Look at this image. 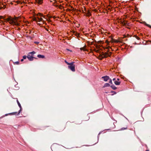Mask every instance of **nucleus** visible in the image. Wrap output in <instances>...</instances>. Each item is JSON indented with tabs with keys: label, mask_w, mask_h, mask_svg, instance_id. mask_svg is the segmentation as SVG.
Listing matches in <instances>:
<instances>
[{
	"label": "nucleus",
	"mask_w": 151,
	"mask_h": 151,
	"mask_svg": "<svg viewBox=\"0 0 151 151\" xmlns=\"http://www.w3.org/2000/svg\"><path fill=\"white\" fill-rule=\"evenodd\" d=\"M111 52H110V54L109 55V53L107 52H106L105 53H104L103 52H102V54H100L99 55V57H101V60H102L103 58H106L108 56H110V55L111 54Z\"/></svg>",
	"instance_id": "nucleus-1"
},
{
	"label": "nucleus",
	"mask_w": 151,
	"mask_h": 151,
	"mask_svg": "<svg viewBox=\"0 0 151 151\" xmlns=\"http://www.w3.org/2000/svg\"><path fill=\"white\" fill-rule=\"evenodd\" d=\"M74 63V62H72L70 63L71 65H69L68 66V68L69 69H70L71 71L73 72H74L75 71V65L73 64Z\"/></svg>",
	"instance_id": "nucleus-2"
},
{
	"label": "nucleus",
	"mask_w": 151,
	"mask_h": 151,
	"mask_svg": "<svg viewBox=\"0 0 151 151\" xmlns=\"http://www.w3.org/2000/svg\"><path fill=\"white\" fill-rule=\"evenodd\" d=\"M27 58L30 61H33V60L34 58L37 59L36 58L33 57V56H32V55H31L29 54L27 55Z\"/></svg>",
	"instance_id": "nucleus-3"
},
{
	"label": "nucleus",
	"mask_w": 151,
	"mask_h": 151,
	"mask_svg": "<svg viewBox=\"0 0 151 151\" xmlns=\"http://www.w3.org/2000/svg\"><path fill=\"white\" fill-rule=\"evenodd\" d=\"M4 20H6L8 22H9V23L10 24H12L14 22V21L13 19H12L11 17H9L6 19H5Z\"/></svg>",
	"instance_id": "nucleus-4"
},
{
	"label": "nucleus",
	"mask_w": 151,
	"mask_h": 151,
	"mask_svg": "<svg viewBox=\"0 0 151 151\" xmlns=\"http://www.w3.org/2000/svg\"><path fill=\"white\" fill-rule=\"evenodd\" d=\"M17 104H18L19 107L20 108V109L18 111V113L17 114V115H19V114L20 113L22 109V106H21V105L20 103H19V101L18 100H17Z\"/></svg>",
	"instance_id": "nucleus-5"
},
{
	"label": "nucleus",
	"mask_w": 151,
	"mask_h": 151,
	"mask_svg": "<svg viewBox=\"0 0 151 151\" xmlns=\"http://www.w3.org/2000/svg\"><path fill=\"white\" fill-rule=\"evenodd\" d=\"M102 78L103 79L104 81H107L110 79L109 77L107 76L102 77Z\"/></svg>",
	"instance_id": "nucleus-6"
},
{
	"label": "nucleus",
	"mask_w": 151,
	"mask_h": 151,
	"mask_svg": "<svg viewBox=\"0 0 151 151\" xmlns=\"http://www.w3.org/2000/svg\"><path fill=\"white\" fill-rule=\"evenodd\" d=\"M82 12H83V13H85V14H86V16H87L88 17H89V16H90L91 15V12H90L88 11V13H87H87H85V12L83 11L82 10Z\"/></svg>",
	"instance_id": "nucleus-7"
},
{
	"label": "nucleus",
	"mask_w": 151,
	"mask_h": 151,
	"mask_svg": "<svg viewBox=\"0 0 151 151\" xmlns=\"http://www.w3.org/2000/svg\"><path fill=\"white\" fill-rule=\"evenodd\" d=\"M37 18L38 19V22H41V23H40V24L38 23V24H42L43 23V22L42 21L43 20L42 18H40L38 17H37Z\"/></svg>",
	"instance_id": "nucleus-8"
},
{
	"label": "nucleus",
	"mask_w": 151,
	"mask_h": 151,
	"mask_svg": "<svg viewBox=\"0 0 151 151\" xmlns=\"http://www.w3.org/2000/svg\"><path fill=\"white\" fill-rule=\"evenodd\" d=\"M18 112H15L9 114H9L10 115H18Z\"/></svg>",
	"instance_id": "nucleus-9"
},
{
	"label": "nucleus",
	"mask_w": 151,
	"mask_h": 151,
	"mask_svg": "<svg viewBox=\"0 0 151 151\" xmlns=\"http://www.w3.org/2000/svg\"><path fill=\"white\" fill-rule=\"evenodd\" d=\"M37 57L39 58H45V56L42 55H37Z\"/></svg>",
	"instance_id": "nucleus-10"
},
{
	"label": "nucleus",
	"mask_w": 151,
	"mask_h": 151,
	"mask_svg": "<svg viewBox=\"0 0 151 151\" xmlns=\"http://www.w3.org/2000/svg\"><path fill=\"white\" fill-rule=\"evenodd\" d=\"M36 2L38 4H41L42 3V0H35Z\"/></svg>",
	"instance_id": "nucleus-11"
},
{
	"label": "nucleus",
	"mask_w": 151,
	"mask_h": 151,
	"mask_svg": "<svg viewBox=\"0 0 151 151\" xmlns=\"http://www.w3.org/2000/svg\"><path fill=\"white\" fill-rule=\"evenodd\" d=\"M110 86V84L109 83H105L104 86H103V88H105L106 87H109Z\"/></svg>",
	"instance_id": "nucleus-12"
},
{
	"label": "nucleus",
	"mask_w": 151,
	"mask_h": 151,
	"mask_svg": "<svg viewBox=\"0 0 151 151\" xmlns=\"http://www.w3.org/2000/svg\"><path fill=\"white\" fill-rule=\"evenodd\" d=\"M122 24L123 25H129V23H128L127 22H122Z\"/></svg>",
	"instance_id": "nucleus-13"
},
{
	"label": "nucleus",
	"mask_w": 151,
	"mask_h": 151,
	"mask_svg": "<svg viewBox=\"0 0 151 151\" xmlns=\"http://www.w3.org/2000/svg\"><path fill=\"white\" fill-rule=\"evenodd\" d=\"M112 88L113 90H116L117 88L115 87V86L114 85H111V86H110Z\"/></svg>",
	"instance_id": "nucleus-14"
},
{
	"label": "nucleus",
	"mask_w": 151,
	"mask_h": 151,
	"mask_svg": "<svg viewBox=\"0 0 151 151\" xmlns=\"http://www.w3.org/2000/svg\"><path fill=\"white\" fill-rule=\"evenodd\" d=\"M114 83L116 85H119L120 84V82H118L116 81H115L114 82Z\"/></svg>",
	"instance_id": "nucleus-15"
},
{
	"label": "nucleus",
	"mask_w": 151,
	"mask_h": 151,
	"mask_svg": "<svg viewBox=\"0 0 151 151\" xmlns=\"http://www.w3.org/2000/svg\"><path fill=\"white\" fill-rule=\"evenodd\" d=\"M35 52L34 51H33L32 52H29L28 54L30 55V54H31L32 55V56H33V55L35 54Z\"/></svg>",
	"instance_id": "nucleus-16"
},
{
	"label": "nucleus",
	"mask_w": 151,
	"mask_h": 151,
	"mask_svg": "<svg viewBox=\"0 0 151 151\" xmlns=\"http://www.w3.org/2000/svg\"><path fill=\"white\" fill-rule=\"evenodd\" d=\"M12 24H13L17 26H19V23L17 22H15L14 21Z\"/></svg>",
	"instance_id": "nucleus-17"
},
{
	"label": "nucleus",
	"mask_w": 151,
	"mask_h": 151,
	"mask_svg": "<svg viewBox=\"0 0 151 151\" xmlns=\"http://www.w3.org/2000/svg\"><path fill=\"white\" fill-rule=\"evenodd\" d=\"M80 49L81 50H83L85 51L87 50L84 47L81 48Z\"/></svg>",
	"instance_id": "nucleus-18"
},
{
	"label": "nucleus",
	"mask_w": 151,
	"mask_h": 151,
	"mask_svg": "<svg viewBox=\"0 0 151 151\" xmlns=\"http://www.w3.org/2000/svg\"><path fill=\"white\" fill-rule=\"evenodd\" d=\"M33 19L34 21H35L36 22H38V20H37V19L36 17H34L33 18Z\"/></svg>",
	"instance_id": "nucleus-19"
},
{
	"label": "nucleus",
	"mask_w": 151,
	"mask_h": 151,
	"mask_svg": "<svg viewBox=\"0 0 151 151\" xmlns=\"http://www.w3.org/2000/svg\"><path fill=\"white\" fill-rule=\"evenodd\" d=\"M145 25L148 27L151 28V26H150V25L147 24L146 23H145Z\"/></svg>",
	"instance_id": "nucleus-20"
},
{
	"label": "nucleus",
	"mask_w": 151,
	"mask_h": 151,
	"mask_svg": "<svg viewBox=\"0 0 151 151\" xmlns=\"http://www.w3.org/2000/svg\"><path fill=\"white\" fill-rule=\"evenodd\" d=\"M65 62L68 65H71L70 63L68 62L66 60L65 61Z\"/></svg>",
	"instance_id": "nucleus-21"
},
{
	"label": "nucleus",
	"mask_w": 151,
	"mask_h": 151,
	"mask_svg": "<svg viewBox=\"0 0 151 151\" xmlns=\"http://www.w3.org/2000/svg\"><path fill=\"white\" fill-rule=\"evenodd\" d=\"M75 35L77 37H78L79 36V34L76 32L75 33Z\"/></svg>",
	"instance_id": "nucleus-22"
},
{
	"label": "nucleus",
	"mask_w": 151,
	"mask_h": 151,
	"mask_svg": "<svg viewBox=\"0 0 151 151\" xmlns=\"http://www.w3.org/2000/svg\"><path fill=\"white\" fill-rule=\"evenodd\" d=\"M109 80V83H111V84H112V80H111V79L110 78Z\"/></svg>",
	"instance_id": "nucleus-23"
},
{
	"label": "nucleus",
	"mask_w": 151,
	"mask_h": 151,
	"mask_svg": "<svg viewBox=\"0 0 151 151\" xmlns=\"http://www.w3.org/2000/svg\"><path fill=\"white\" fill-rule=\"evenodd\" d=\"M94 51L98 53L99 52V50H96L95 49H94Z\"/></svg>",
	"instance_id": "nucleus-24"
},
{
	"label": "nucleus",
	"mask_w": 151,
	"mask_h": 151,
	"mask_svg": "<svg viewBox=\"0 0 151 151\" xmlns=\"http://www.w3.org/2000/svg\"><path fill=\"white\" fill-rule=\"evenodd\" d=\"M27 58V56L26 55H24V56H23V58L24 59H26Z\"/></svg>",
	"instance_id": "nucleus-25"
},
{
	"label": "nucleus",
	"mask_w": 151,
	"mask_h": 151,
	"mask_svg": "<svg viewBox=\"0 0 151 151\" xmlns=\"http://www.w3.org/2000/svg\"><path fill=\"white\" fill-rule=\"evenodd\" d=\"M127 127H125V128H122L121 129H122V130H124V129H127Z\"/></svg>",
	"instance_id": "nucleus-26"
},
{
	"label": "nucleus",
	"mask_w": 151,
	"mask_h": 151,
	"mask_svg": "<svg viewBox=\"0 0 151 151\" xmlns=\"http://www.w3.org/2000/svg\"><path fill=\"white\" fill-rule=\"evenodd\" d=\"M38 15L40 16H41V17H42L43 16V14H42L40 13H39L38 14Z\"/></svg>",
	"instance_id": "nucleus-27"
},
{
	"label": "nucleus",
	"mask_w": 151,
	"mask_h": 151,
	"mask_svg": "<svg viewBox=\"0 0 151 151\" xmlns=\"http://www.w3.org/2000/svg\"><path fill=\"white\" fill-rule=\"evenodd\" d=\"M115 42H121V43H123L122 42V41H118L117 40H116L115 41Z\"/></svg>",
	"instance_id": "nucleus-28"
},
{
	"label": "nucleus",
	"mask_w": 151,
	"mask_h": 151,
	"mask_svg": "<svg viewBox=\"0 0 151 151\" xmlns=\"http://www.w3.org/2000/svg\"><path fill=\"white\" fill-rule=\"evenodd\" d=\"M2 4V5H3V8L4 9H5V8H6V6L5 5H4L3 4Z\"/></svg>",
	"instance_id": "nucleus-29"
},
{
	"label": "nucleus",
	"mask_w": 151,
	"mask_h": 151,
	"mask_svg": "<svg viewBox=\"0 0 151 151\" xmlns=\"http://www.w3.org/2000/svg\"><path fill=\"white\" fill-rule=\"evenodd\" d=\"M136 38L138 40H139L140 39V38L137 36L136 37Z\"/></svg>",
	"instance_id": "nucleus-30"
},
{
	"label": "nucleus",
	"mask_w": 151,
	"mask_h": 151,
	"mask_svg": "<svg viewBox=\"0 0 151 151\" xmlns=\"http://www.w3.org/2000/svg\"><path fill=\"white\" fill-rule=\"evenodd\" d=\"M15 63H16L17 64H18L19 63V62L18 61H17L15 62Z\"/></svg>",
	"instance_id": "nucleus-31"
},
{
	"label": "nucleus",
	"mask_w": 151,
	"mask_h": 151,
	"mask_svg": "<svg viewBox=\"0 0 151 151\" xmlns=\"http://www.w3.org/2000/svg\"><path fill=\"white\" fill-rule=\"evenodd\" d=\"M2 18H3V16H0V19H2Z\"/></svg>",
	"instance_id": "nucleus-32"
},
{
	"label": "nucleus",
	"mask_w": 151,
	"mask_h": 151,
	"mask_svg": "<svg viewBox=\"0 0 151 151\" xmlns=\"http://www.w3.org/2000/svg\"><path fill=\"white\" fill-rule=\"evenodd\" d=\"M23 60H24V59L23 58L21 60V61H22V62L23 61Z\"/></svg>",
	"instance_id": "nucleus-33"
},
{
	"label": "nucleus",
	"mask_w": 151,
	"mask_h": 151,
	"mask_svg": "<svg viewBox=\"0 0 151 151\" xmlns=\"http://www.w3.org/2000/svg\"><path fill=\"white\" fill-rule=\"evenodd\" d=\"M3 7H2V6H1V7H0V9H3Z\"/></svg>",
	"instance_id": "nucleus-34"
},
{
	"label": "nucleus",
	"mask_w": 151,
	"mask_h": 151,
	"mask_svg": "<svg viewBox=\"0 0 151 151\" xmlns=\"http://www.w3.org/2000/svg\"><path fill=\"white\" fill-rule=\"evenodd\" d=\"M115 79H115V78H113V81H115Z\"/></svg>",
	"instance_id": "nucleus-35"
},
{
	"label": "nucleus",
	"mask_w": 151,
	"mask_h": 151,
	"mask_svg": "<svg viewBox=\"0 0 151 151\" xmlns=\"http://www.w3.org/2000/svg\"><path fill=\"white\" fill-rule=\"evenodd\" d=\"M117 81H119V78H117Z\"/></svg>",
	"instance_id": "nucleus-36"
},
{
	"label": "nucleus",
	"mask_w": 151,
	"mask_h": 151,
	"mask_svg": "<svg viewBox=\"0 0 151 151\" xmlns=\"http://www.w3.org/2000/svg\"><path fill=\"white\" fill-rule=\"evenodd\" d=\"M145 151H149V150H146Z\"/></svg>",
	"instance_id": "nucleus-37"
},
{
	"label": "nucleus",
	"mask_w": 151,
	"mask_h": 151,
	"mask_svg": "<svg viewBox=\"0 0 151 151\" xmlns=\"http://www.w3.org/2000/svg\"><path fill=\"white\" fill-rule=\"evenodd\" d=\"M85 9L86 10V8H85Z\"/></svg>",
	"instance_id": "nucleus-38"
}]
</instances>
